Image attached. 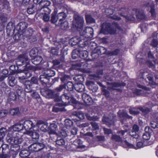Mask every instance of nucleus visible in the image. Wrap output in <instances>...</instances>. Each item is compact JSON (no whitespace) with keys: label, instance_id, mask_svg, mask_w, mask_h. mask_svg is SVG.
I'll return each instance as SVG.
<instances>
[{"label":"nucleus","instance_id":"nucleus-44","mask_svg":"<svg viewBox=\"0 0 158 158\" xmlns=\"http://www.w3.org/2000/svg\"><path fill=\"white\" fill-rule=\"evenodd\" d=\"M85 116L87 119L89 121H98L99 119V118L97 116H91L88 114H86Z\"/></svg>","mask_w":158,"mask_h":158},{"label":"nucleus","instance_id":"nucleus-22","mask_svg":"<svg viewBox=\"0 0 158 158\" xmlns=\"http://www.w3.org/2000/svg\"><path fill=\"white\" fill-rule=\"evenodd\" d=\"M119 117L120 118V121L122 124H123L124 122L127 119L131 118V116L129 115L126 112L121 113L119 115Z\"/></svg>","mask_w":158,"mask_h":158},{"label":"nucleus","instance_id":"nucleus-32","mask_svg":"<svg viewBox=\"0 0 158 158\" xmlns=\"http://www.w3.org/2000/svg\"><path fill=\"white\" fill-rule=\"evenodd\" d=\"M24 128L23 124L19 123L15 124L13 127V130L15 132H19Z\"/></svg>","mask_w":158,"mask_h":158},{"label":"nucleus","instance_id":"nucleus-29","mask_svg":"<svg viewBox=\"0 0 158 158\" xmlns=\"http://www.w3.org/2000/svg\"><path fill=\"white\" fill-rule=\"evenodd\" d=\"M9 113L10 115H11L19 116L20 114V112L19 111V108L16 107L10 110Z\"/></svg>","mask_w":158,"mask_h":158},{"label":"nucleus","instance_id":"nucleus-27","mask_svg":"<svg viewBox=\"0 0 158 158\" xmlns=\"http://www.w3.org/2000/svg\"><path fill=\"white\" fill-rule=\"evenodd\" d=\"M80 39L81 37H80L77 36L74 37L70 40V44L72 46L76 45L77 44H78Z\"/></svg>","mask_w":158,"mask_h":158},{"label":"nucleus","instance_id":"nucleus-42","mask_svg":"<svg viewBox=\"0 0 158 158\" xmlns=\"http://www.w3.org/2000/svg\"><path fill=\"white\" fill-rule=\"evenodd\" d=\"M74 114L80 120H83L85 118L84 114L81 111H75L74 112Z\"/></svg>","mask_w":158,"mask_h":158},{"label":"nucleus","instance_id":"nucleus-8","mask_svg":"<svg viewBox=\"0 0 158 158\" xmlns=\"http://www.w3.org/2000/svg\"><path fill=\"white\" fill-rule=\"evenodd\" d=\"M38 84V80L36 77L33 76L31 77L30 81H27L25 83L24 91L27 93L31 92L35 85Z\"/></svg>","mask_w":158,"mask_h":158},{"label":"nucleus","instance_id":"nucleus-39","mask_svg":"<svg viewBox=\"0 0 158 158\" xmlns=\"http://www.w3.org/2000/svg\"><path fill=\"white\" fill-rule=\"evenodd\" d=\"M9 85L10 86H14L16 84L15 78L14 76H9L8 77Z\"/></svg>","mask_w":158,"mask_h":158},{"label":"nucleus","instance_id":"nucleus-52","mask_svg":"<svg viewBox=\"0 0 158 158\" xmlns=\"http://www.w3.org/2000/svg\"><path fill=\"white\" fill-rule=\"evenodd\" d=\"M108 85L111 86L113 87L117 88L121 86L120 83L118 82H107Z\"/></svg>","mask_w":158,"mask_h":158},{"label":"nucleus","instance_id":"nucleus-2","mask_svg":"<svg viewBox=\"0 0 158 158\" xmlns=\"http://www.w3.org/2000/svg\"><path fill=\"white\" fill-rule=\"evenodd\" d=\"M74 21L73 22L69 31L74 32L77 31H80L81 36L85 39H91L94 35V30L91 27H86L83 31L82 28L84 23L83 18L78 15H74Z\"/></svg>","mask_w":158,"mask_h":158},{"label":"nucleus","instance_id":"nucleus-7","mask_svg":"<svg viewBox=\"0 0 158 158\" xmlns=\"http://www.w3.org/2000/svg\"><path fill=\"white\" fill-rule=\"evenodd\" d=\"M88 56V52L86 50H81L77 48L73 50L72 52V57L73 59L80 58L85 60Z\"/></svg>","mask_w":158,"mask_h":158},{"label":"nucleus","instance_id":"nucleus-6","mask_svg":"<svg viewBox=\"0 0 158 158\" xmlns=\"http://www.w3.org/2000/svg\"><path fill=\"white\" fill-rule=\"evenodd\" d=\"M107 49L102 46H98L92 51L91 56L93 59L98 58L100 56L106 54Z\"/></svg>","mask_w":158,"mask_h":158},{"label":"nucleus","instance_id":"nucleus-56","mask_svg":"<svg viewBox=\"0 0 158 158\" xmlns=\"http://www.w3.org/2000/svg\"><path fill=\"white\" fill-rule=\"evenodd\" d=\"M119 10L121 11L119 13V15L123 17L124 16H125L124 15L127 13V8L126 7L121 8Z\"/></svg>","mask_w":158,"mask_h":158},{"label":"nucleus","instance_id":"nucleus-48","mask_svg":"<svg viewBox=\"0 0 158 158\" xmlns=\"http://www.w3.org/2000/svg\"><path fill=\"white\" fill-rule=\"evenodd\" d=\"M124 17L126 19V22H129L130 21H134L135 20V18L133 15H131L129 16H124Z\"/></svg>","mask_w":158,"mask_h":158},{"label":"nucleus","instance_id":"nucleus-12","mask_svg":"<svg viewBox=\"0 0 158 158\" xmlns=\"http://www.w3.org/2000/svg\"><path fill=\"white\" fill-rule=\"evenodd\" d=\"M15 135L12 138H10V142H13L16 145H19V144H20L23 141V139L22 138V133L20 132H16Z\"/></svg>","mask_w":158,"mask_h":158},{"label":"nucleus","instance_id":"nucleus-24","mask_svg":"<svg viewBox=\"0 0 158 158\" xmlns=\"http://www.w3.org/2000/svg\"><path fill=\"white\" fill-rule=\"evenodd\" d=\"M33 32V29L31 28H28L27 30L26 29L23 32H21L20 34V37L21 35L23 36L26 37H29L32 35Z\"/></svg>","mask_w":158,"mask_h":158},{"label":"nucleus","instance_id":"nucleus-3","mask_svg":"<svg viewBox=\"0 0 158 158\" xmlns=\"http://www.w3.org/2000/svg\"><path fill=\"white\" fill-rule=\"evenodd\" d=\"M46 97L50 98H53L55 102H59L61 101L62 103H58V105L60 107L65 106L67 103H72L76 105L78 103L77 101L74 98L73 95L70 93H64L60 97L59 93L53 90L48 89L44 91Z\"/></svg>","mask_w":158,"mask_h":158},{"label":"nucleus","instance_id":"nucleus-41","mask_svg":"<svg viewBox=\"0 0 158 158\" xmlns=\"http://www.w3.org/2000/svg\"><path fill=\"white\" fill-rule=\"evenodd\" d=\"M55 142L56 145L59 146H61L65 144L64 139L63 138H62L60 137H57V139Z\"/></svg>","mask_w":158,"mask_h":158},{"label":"nucleus","instance_id":"nucleus-15","mask_svg":"<svg viewBox=\"0 0 158 158\" xmlns=\"http://www.w3.org/2000/svg\"><path fill=\"white\" fill-rule=\"evenodd\" d=\"M39 80L41 84L44 86H46L50 84V79L43 73L39 77Z\"/></svg>","mask_w":158,"mask_h":158},{"label":"nucleus","instance_id":"nucleus-43","mask_svg":"<svg viewBox=\"0 0 158 158\" xmlns=\"http://www.w3.org/2000/svg\"><path fill=\"white\" fill-rule=\"evenodd\" d=\"M111 139L116 142H119L122 141V138L119 135H116L113 134L111 136Z\"/></svg>","mask_w":158,"mask_h":158},{"label":"nucleus","instance_id":"nucleus-53","mask_svg":"<svg viewBox=\"0 0 158 158\" xmlns=\"http://www.w3.org/2000/svg\"><path fill=\"white\" fill-rule=\"evenodd\" d=\"M40 129L43 131L46 132L48 131V126L46 124H44L42 125Z\"/></svg>","mask_w":158,"mask_h":158},{"label":"nucleus","instance_id":"nucleus-55","mask_svg":"<svg viewBox=\"0 0 158 158\" xmlns=\"http://www.w3.org/2000/svg\"><path fill=\"white\" fill-rule=\"evenodd\" d=\"M60 135L65 137L67 136H69L70 132H68V131H66L65 130H62L60 131Z\"/></svg>","mask_w":158,"mask_h":158},{"label":"nucleus","instance_id":"nucleus-47","mask_svg":"<svg viewBox=\"0 0 158 158\" xmlns=\"http://www.w3.org/2000/svg\"><path fill=\"white\" fill-rule=\"evenodd\" d=\"M120 51V49L116 48L113 51L109 52L107 53V54L110 56H116L119 53Z\"/></svg>","mask_w":158,"mask_h":158},{"label":"nucleus","instance_id":"nucleus-46","mask_svg":"<svg viewBox=\"0 0 158 158\" xmlns=\"http://www.w3.org/2000/svg\"><path fill=\"white\" fill-rule=\"evenodd\" d=\"M68 132H70L69 136H71L73 135L74 136L77 134V129L75 127H73L69 129Z\"/></svg>","mask_w":158,"mask_h":158},{"label":"nucleus","instance_id":"nucleus-57","mask_svg":"<svg viewBox=\"0 0 158 158\" xmlns=\"http://www.w3.org/2000/svg\"><path fill=\"white\" fill-rule=\"evenodd\" d=\"M139 109L142 113L146 114H148L149 112H150V109L147 107H140L139 108Z\"/></svg>","mask_w":158,"mask_h":158},{"label":"nucleus","instance_id":"nucleus-9","mask_svg":"<svg viewBox=\"0 0 158 158\" xmlns=\"http://www.w3.org/2000/svg\"><path fill=\"white\" fill-rule=\"evenodd\" d=\"M76 80L78 82L75 84L74 89L79 92H82L85 91V86L82 84L84 81V78L82 76H80L77 77Z\"/></svg>","mask_w":158,"mask_h":158},{"label":"nucleus","instance_id":"nucleus-18","mask_svg":"<svg viewBox=\"0 0 158 158\" xmlns=\"http://www.w3.org/2000/svg\"><path fill=\"white\" fill-rule=\"evenodd\" d=\"M24 127L26 131L30 130L32 128L35 127V125L30 120H26L24 122Z\"/></svg>","mask_w":158,"mask_h":158},{"label":"nucleus","instance_id":"nucleus-10","mask_svg":"<svg viewBox=\"0 0 158 158\" xmlns=\"http://www.w3.org/2000/svg\"><path fill=\"white\" fill-rule=\"evenodd\" d=\"M46 148L45 145L43 143H33L28 147V149L31 152H37L42 150Z\"/></svg>","mask_w":158,"mask_h":158},{"label":"nucleus","instance_id":"nucleus-16","mask_svg":"<svg viewBox=\"0 0 158 158\" xmlns=\"http://www.w3.org/2000/svg\"><path fill=\"white\" fill-rule=\"evenodd\" d=\"M19 145H12L11 147V152L10 154V157L11 156L13 158H15L19 152Z\"/></svg>","mask_w":158,"mask_h":158},{"label":"nucleus","instance_id":"nucleus-5","mask_svg":"<svg viewBox=\"0 0 158 158\" xmlns=\"http://www.w3.org/2000/svg\"><path fill=\"white\" fill-rule=\"evenodd\" d=\"M27 24L25 22H21L19 23L16 27H15L14 29V33L17 32L13 37L14 39L15 40H20V34L21 32H23L27 27Z\"/></svg>","mask_w":158,"mask_h":158},{"label":"nucleus","instance_id":"nucleus-34","mask_svg":"<svg viewBox=\"0 0 158 158\" xmlns=\"http://www.w3.org/2000/svg\"><path fill=\"white\" fill-rule=\"evenodd\" d=\"M85 19L87 23H95V20L90 15H87L85 16Z\"/></svg>","mask_w":158,"mask_h":158},{"label":"nucleus","instance_id":"nucleus-51","mask_svg":"<svg viewBox=\"0 0 158 158\" xmlns=\"http://www.w3.org/2000/svg\"><path fill=\"white\" fill-rule=\"evenodd\" d=\"M90 124L91 125L93 130H96L99 129V127L97 123L94 122H90Z\"/></svg>","mask_w":158,"mask_h":158},{"label":"nucleus","instance_id":"nucleus-50","mask_svg":"<svg viewBox=\"0 0 158 158\" xmlns=\"http://www.w3.org/2000/svg\"><path fill=\"white\" fill-rule=\"evenodd\" d=\"M58 20L57 16L56 15V13H52V14L51 21L52 23H55Z\"/></svg>","mask_w":158,"mask_h":158},{"label":"nucleus","instance_id":"nucleus-11","mask_svg":"<svg viewBox=\"0 0 158 158\" xmlns=\"http://www.w3.org/2000/svg\"><path fill=\"white\" fill-rule=\"evenodd\" d=\"M146 8L148 11L149 10L152 17H155L156 15V13L155 9V5L152 2H148L144 4L143 6Z\"/></svg>","mask_w":158,"mask_h":158},{"label":"nucleus","instance_id":"nucleus-23","mask_svg":"<svg viewBox=\"0 0 158 158\" xmlns=\"http://www.w3.org/2000/svg\"><path fill=\"white\" fill-rule=\"evenodd\" d=\"M102 121L109 127H110L111 125H114V122L113 118L110 119L109 118H103L102 119Z\"/></svg>","mask_w":158,"mask_h":158},{"label":"nucleus","instance_id":"nucleus-13","mask_svg":"<svg viewBox=\"0 0 158 158\" xmlns=\"http://www.w3.org/2000/svg\"><path fill=\"white\" fill-rule=\"evenodd\" d=\"M133 10L135 11L136 17L138 20H141L146 18V16L143 11L137 8H134Z\"/></svg>","mask_w":158,"mask_h":158},{"label":"nucleus","instance_id":"nucleus-21","mask_svg":"<svg viewBox=\"0 0 158 158\" xmlns=\"http://www.w3.org/2000/svg\"><path fill=\"white\" fill-rule=\"evenodd\" d=\"M58 25L61 29L65 31L67 30L69 27L68 22L65 20L58 23Z\"/></svg>","mask_w":158,"mask_h":158},{"label":"nucleus","instance_id":"nucleus-26","mask_svg":"<svg viewBox=\"0 0 158 158\" xmlns=\"http://www.w3.org/2000/svg\"><path fill=\"white\" fill-rule=\"evenodd\" d=\"M72 145H75L76 148H83L85 146L82 145V141L80 139H77L72 144Z\"/></svg>","mask_w":158,"mask_h":158},{"label":"nucleus","instance_id":"nucleus-45","mask_svg":"<svg viewBox=\"0 0 158 158\" xmlns=\"http://www.w3.org/2000/svg\"><path fill=\"white\" fill-rule=\"evenodd\" d=\"M66 85L65 84L60 85L58 87H56L54 89L56 92L59 93L58 92L61 91L63 89L66 88Z\"/></svg>","mask_w":158,"mask_h":158},{"label":"nucleus","instance_id":"nucleus-31","mask_svg":"<svg viewBox=\"0 0 158 158\" xmlns=\"http://www.w3.org/2000/svg\"><path fill=\"white\" fill-rule=\"evenodd\" d=\"M151 127L153 129L157 128L158 129L156 130L157 132L155 135V136L158 132V114L156 118L155 119V121H152L150 123Z\"/></svg>","mask_w":158,"mask_h":158},{"label":"nucleus","instance_id":"nucleus-37","mask_svg":"<svg viewBox=\"0 0 158 158\" xmlns=\"http://www.w3.org/2000/svg\"><path fill=\"white\" fill-rule=\"evenodd\" d=\"M31 152H29L27 150H22L20 152L19 155L21 157L25 158L30 155Z\"/></svg>","mask_w":158,"mask_h":158},{"label":"nucleus","instance_id":"nucleus-19","mask_svg":"<svg viewBox=\"0 0 158 158\" xmlns=\"http://www.w3.org/2000/svg\"><path fill=\"white\" fill-rule=\"evenodd\" d=\"M82 99L84 103L88 105H90L92 102V99L90 96L85 94L82 95Z\"/></svg>","mask_w":158,"mask_h":158},{"label":"nucleus","instance_id":"nucleus-58","mask_svg":"<svg viewBox=\"0 0 158 158\" xmlns=\"http://www.w3.org/2000/svg\"><path fill=\"white\" fill-rule=\"evenodd\" d=\"M129 112L131 114L134 115H137L139 113V111L137 110H135L134 108L129 109Z\"/></svg>","mask_w":158,"mask_h":158},{"label":"nucleus","instance_id":"nucleus-4","mask_svg":"<svg viewBox=\"0 0 158 158\" xmlns=\"http://www.w3.org/2000/svg\"><path fill=\"white\" fill-rule=\"evenodd\" d=\"M101 27L100 33L104 35L115 34L116 32V29L119 30L121 29L119 24L115 22H104L101 24Z\"/></svg>","mask_w":158,"mask_h":158},{"label":"nucleus","instance_id":"nucleus-40","mask_svg":"<svg viewBox=\"0 0 158 158\" xmlns=\"http://www.w3.org/2000/svg\"><path fill=\"white\" fill-rule=\"evenodd\" d=\"M65 126L67 128L73 127L74 123L73 120L69 119H66L64 120Z\"/></svg>","mask_w":158,"mask_h":158},{"label":"nucleus","instance_id":"nucleus-28","mask_svg":"<svg viewBox=\"0 0 158 158\" xmlns=\"http://www.w3.org/2000/svg\"><path fill=\"white\" fill-rule=\"evenodd\" d=\"M10 90V88L5 83H2L0 85V94L3 93H6Z\"/></svg>","mask_w":158,"mask_h":158},{"label":"nucleus","instance_id":"nucleus-63","mask_svg":"<svg viewBox=\"0 0 158 158\" xmlns=\"http://www.w3.org/2000/svg\"><path fill=\"white\" fill-rule=\"evenodd\" d=\"M142 90L141 89H135L133 90V93L134 94L138 96L140 95L142 93Z\"/></svg>","mask_w":158,"mask_h":158},{"label":"nucleus","instance_id":"nucleus-33","mask_svg":"<svg viewBox=\"0 0 158 158\" xmlns=\"http://www.w3.org/2000/svg\"><path fill=\"white\" fill-rule=\"evenodd\" d=\"M88 44V42L87 40H85L84 38L81 36V39L79 40L78 45L79 47L83 48L87 46Z\"/></svg>","mask_w":158,"mask_h":158},{"label":"nucleus","instance_id":"nucleus-54","mask_svg":"<svg viewBox=\"0 0 158 158\" xmlns=\"http://www.w3.org/2000/svg\"><path fill=\"white\" fill-rule=\"evenodd\" d=\"M69 78V76L64 74L60 78V80L62 82L65 83L67 82Z\"/></svg>","mask_w":158,"mask_h":158},{"label":"nucleus","instance_id":"nucleus-36","mask_svg":"<svg viewBox=\"0 0 158 158\" xmlns=\"http://www.w3.org/2000/svg\"><path fill=\"white\" fill-rule=\"evenodd\" d=\"M18 97L15 92H11L9 93V95L8 99V101H15Z\"/></svg>","mask_w":158,"mask_h":158},{"label":"nucleus","instance_id":"nucleus-61","mask_svg":"<svg viewBox=\"0 0 158 158\" xmlns=\"http://www.w3.org/2000/svg\"><path fill=\"white\" fill-rule=\"evenodd\" d=\"M36 52L35 51V49L33 48L29 52V55L32 58L36 56Z\"/></svg>","mask_w":158,"mask_h":158},{"label":"nucleus","instance_id":"nucleus-62","mask_svg":"<svg viewBox=\"0 0 158 158\" xmlns=\"http://www.w3.org/2000/svg\"><path fill=\"white\" fill-rule=\"evenodd\" d=\"M103 130L104 134H105L109 135L110 134H112V130L111 129H108L106 128H103Z\"/></svg>","mask_w":158,"mask_h":158},{"label":"nucleus","instance_id":"nucleus-38","mask_svg":"<svg viewBox=\"0 0 158 158\" xmlns=\"http://www.w3.org/2000/svg\"><path fill=\"white\" fill-rule=\"evenodd\" d=\"M57 19L59 20V23H60L63 20H64L66 17V14L63 12L58 13L57 15Z\"/></svg>","mask_w":158,"mask_h":158},{"label":"nucleus","instance_id":"nucleus-17","mask_svg":"<svg viewBox=\"0 0 158 158\" xmlns=\"http://www.w3.org/2000/svg\"><path fill=\"white\" fill-rule=\"evenodd\" d=\"M66 85L67 88V90L69 91L67 93H70L71 94L73 95L74 98H74L75 94V92H73L75 84H73L71 81H68Z\"/></svg>","mask_w":158,"mask_h":158},{"label":"nucleus","instance_id":"nucleus-20","mask_svg":"<svg viewBox=\"0 0 158 158\" xmlns=\"http://www.w3.org/2000/svg\"><path fill=\"white\" fill-rule=\"evenodd\" d=\"M39 132V129L38 128H36L35 129H33L32 131L30 132L29 134L32 139H38L40 136Z\"/></svg>","mask_w":158,"mask_h":158},{"label":"nucleus","instance_id":"nucleus-49","mask_svg":"<svg viewBox=\"0 0 158 158\" xmlns=\"http://www.w3.org/2000/svg\"><path fill=\"white\" fill-rule=\"evenodd\" d=\"M101 90L103 93V95L106 97L108 98L110 95V92L109 91L106 89L105 88H102Z\"/></svg>","mask_w":158,"mask_h":158},{"label":"nucleus","instance_id":"nucleus-64","mask_svg":"<svg viewBox=\"0 0 158 158\" xmlns=\"http://www.w3.org/2000/svg\"><path fill=\"white\" fill-rule=\"evenodd\" d=\"M151 45L154 48L157 47L158 45V41L156 39H153L152 41Z\"/></svg>","mask_w":158,"mask_h":158},{"label":"nucleus","instance_id":"nucleus-30","mask_svg":"<svg viewBox=\"0 0 158 158\" xmlns=\"http://www.w3.org/2000/svg\"><path fill=\"white\" fill-rule=\"evenodd\" d=\"M44 73L50 79L51 77L55 75L56 73L54 70L49 69L45 70Z\"/></svg>","mask_w":158,"mask_h":158},{"label":"nucleus","instance_id":"nucleus-59","mask_svg":"<svg viewBox=\"0 0 158 158\" xmlns=\"http://www.w3.org/2000/svg\"><path fill=\"white\" fill-rule=\"evenodd\" d=\"M151 136L150 134L148 132H145L143 135V138L145 140H148Z\"/></svg>","mask_w":158,"mask_h":158},{"label":"nucleus","instance_id":"nucleus-60","mask_svg":"<svg viewBox=\"0 0 158 158\" xmlns=\"http://www.w3.org/2000/svg\"><path fill=\"white\" fill-rule=\"evenodd\" d=\"M8 113L7 110H6L0 111V118L6 116Z\"/></svg>","mask_w":158,"mask_h":158},{"label":"nucleus","instance_id":"nucleus-14","mask_svg":"<svg viewBox=\"0 0 158 158\" xmlns=\"http://www.w3.org/2000/svg\"><path fill=\"white\" fill-rule=\"evenodd\" d=\"M44 4L43 6L41 8L40 10L43 11L44 12L42 14H50L51 10L48 7V6L50 5V2L48 1H46L44 2Z\"/></svg>","mask_w":158,"mask_h":158},{"label":"nucleus","instance_id":"nucleus-35","mask_svg":"<svg viewBox=\"0 0 158 158\" xmlns=\"http://www.w3.org/2000/svg\"><path fill=\"white\" fill-rule=\"evenodd\" d=\"M57 126L55 123H51L48 127V131L50 134H54L56 130Z\"/></svg>","mask_w":158,"mask_h":158},{"label":"nucleus","instance_id":"nucleus-1","mask_svg":"<svg viewBox=\"0 0 158 158\" xmlns=\"http://www.w3.org/2000/svg\"><path fill=\"white\" fill-rule=\"evenodd\" d=\"M30 63V59L28 58V56L26 53L19 55L16 61L18 69L22 67L23 69L20 71V72L25 74L24 76L19 77L18 78L19 81L23 84L25 86V82L28 81L26 79L31 77L32 75L29 71L32 70L35 72L36 71L40 70L41 69L40 67L31 65Z\"/></svg>","mask_w":158,"mask_h":158},{"label":"nucleus","instance_id":"nucleus-25","mask_svg":"<svg viewBox=\"0 0 158 158\" xmlns=\"http://www.w3.org/2000/svg\"><path fill=\"white\" fill-rule=\"evenodd\" d=\"M43 60V58L40 56H36L31 58L32 63L35 65L40 64Z\"/></svg>","mask_w":158,"mask_h":158}]
</instances>
